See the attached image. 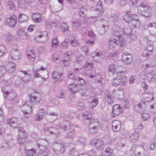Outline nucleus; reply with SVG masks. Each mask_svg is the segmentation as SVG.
Here are the masks:
<instances>
[{"label":"nucleus","mask_w":156,"mask_h":156,"mask_svg":"<svg viewBox=\"0 0 156 156\" xmlns=\"http://www.w3.org/2000/svg\"><path fill=\"white\" fill-rule=\"evenodd\" d=\"M84 121L86 124L89 125V131L92 134L96 133L98 130L97 126L99 125L98 119H91L92 115L89 112H85L83 113Z\"/></svg>","instance_id":"1"},{"label":"nucleus","mask_w":156,"mask_h":156,"mask_svg":"<svg viewBox=\"0 0 156 156\" xmlns=\"http://www.w3.org/2000/svg\"><path fill=\"white\" fill-rule=\"evenodd\" d=\"M138 13L147 18L151 16V8L146 2H142L137 7Z\"/></svg>","instance_id":"2"},{"label":"nucleus","mask_w":156,"mask_h":156,"mask_svg":"<svg viewBox=\"0 0 156 156\" xmlns=\"http://www.w3.org/2000/svg\"><path fill=\"white\" fill-rule=\"evenodd\" d=\"M112 30L113 32V34L115 36H117L119 40L120 46L125 47L126 45V43L121 35L122 33V29L118 25H115L112 28Z\"/></svg>","instance_id":"3"},{"label":"nucleus","mask_w":156,"mask_h":156,"mask_svg":"<svg viewBox=\"0 0 156 156\" xmlns=\"http://www.w3.org/2000/svg\"><path fill=\"white\" fill-rule=\"evenodd\" d=\"M140 77L143 80H148L149 82H156V71L153 70L148 73H141Z\"/></svg>","instance_id":"4"},{"label":"nucleus","mask_w":156,"mask_h":156,"mask_svg":"<svg viewBox=\"0 0 156 156\" xmlns=\"http://www.w3.org/2000/svg\"><path fill=\"white\" fill-rule=\"evenodd\" d=\"M127 79L125 76H118L113 79L112 83L114 86L119 85L124 86L127 84Z\"/></svg>","instance_id":"5"},{"label":"nucleus","mask_w":156,"mask_h":156,"mask_svg":"<svg viewBox=\"0 0 156 156\" xmlns=\"http://www.w3.org/2000/svg\"><path fill=\"white\" fill-rule=\"evenodd\" d=\"M65 146V144L60 143L55 141L52 144L51 148L55 153L58 154L64 152L66 150Z\"/></svg>","instance_id":"6"},{"label":"nucleus","mask_w":156,"mask_h":156,"mask_svg":"<svg viewBox=\"0 0 156 156\" xmlns=\"http://www.w3.org/2000/svg\"><path fill=\"white\" fill-rule=\"evenodd\" d=\"M30 103L27 101L25 104L23 105L21 107V109L23 113L24 116L26 118L30 116L32 112V107L30 105L28 104Z\"/></svg>","instance_id":"7"},{"label":"nucleus","mask_w":156,"mask_h":156,"mask_svg":"<svg viewBox=\"0 0 156 156\" xmlns=\"http://www.w3.org/2000/svg\"><path fill=\"white\" fill-rule=\"evenodd\" d=\"M143 150V148L141 146H138L136 144H133L132 145L129 152L132 156H140L141 152Z\"/></svg>","instance_id":"8"},{"label":"nucleus","mask_w":156,"mask_h":156,"mask_svg":"<svg viewBox=\"0 0 156 156\" xmlns=\"http://www.w3.org/2000/svg\"><path fill=\"white\" fill-rule=\"evenodd\" d=\"M18 141L20 144H23L26 141V133L22 127L18 129Z\"/></svg>","instance_id":"9"},{"label":"nucleus","mask_w":156,"mask_h":156,"mask_svg":"<svg viewBox=\"0 0 156 156\" xmlns=\"http://www.w3.org/2000/svg\"><path fill=\"white\" fill-rule=\"evenodd\" d=\"M122 60L126 65H130L132 63L133 59L132 56L127 52H125L122 54Z\"/></svg>","instance_id":"10"},{"label":"nucleus","mask_w":156,"mask_h":156,"mask_svg":"<svg viewBox=\"0 0 156 156\" xmlns=\"http://www.w3.org/2000/svg\"><path fill=\"white\" fill-rule=\"evenodd\" d=\"M91 55L94 60L98 62H101L104 57V53L101 52L95 51L91 53Z\"/></svg>","instance_id":"11"},{"label":"nucleus","mask_w":156,"mask_h":156,"mask_svg":"<svg viewBox=\"0 0 156 156\" xmlns=\"http://www.w3.org/2000/svg\"><path fill=\"white\" fill-rule=\"evenodd\" d=\"M101 21V29L99 30L98 32L100 35H102L105 34L108 31L109 28V24L108 21L102 19Z\"/></svg>","instance_id":"12"},{"label":"nucleus","mask_w":156,"mask_h":156,"mask_svg":"<svg viewBox=\"0 0 156 156\" xmlns=\"http://www.w3.org/2000/svg\"><path fill=\"white\" fill-rule=\"evenodd\" d=\"M17 20V17L15 15L6 19L5 23L7 25L10 27H14L16 23Z\"/></svg>","instance_id":"13"},{"label":"nucleus","mask_w":156,"mask_h":156,"mask_svg":"<svg viewBox=\"0 0 156 156\" xmlns=\"http://www.w3.org/2000/svg\"><path fill=\"white\" fill-rule=\"evenodd\" d=\"M122 112V108L120 105L118 104L114 105L112 107L111 116L112 117H116L121 113Z\"/></svg>","instance_id":"14"},{"label":"nucleus","mask_w":156,"mask_h":156,"mask_svg":"<svg viewBox=\"0 0 156 156\" xmlns=\"http://www.w3.org/2000/svg\"><path fill=\"white\" fill-rule=\"evenodd\" d=\"M38 69V73L39 74L40 77H41V79H43V82L46 81L49 76L48 71L43 66H41L40 68H39Z\"/></svg>","instance_id":"15"},{"label":"nucleus","mask_w":156,"mask_h":156,"mask_svg":"<svg viewBox=\"0 0 156 156\" xmlns=\"http://www.w3.org/2000/svg\"><path fill=\"white\" fill-rule=\"evenodd\" d=\"M93 143L96 148L102 150L104 149L105 144L104 141L101 139H95L93 140Z\"/></svg>","instance_id":"16"},{"label":"nucleus","mask_w":156,"mask_h":156,"mask_svg":"<svg viewBox=\"0 0 156 156\" xmlns=\"http://www.w3.org/2000/svg\"><path fill=\"white\" fill-rule=\"evenodd\" d=\"M46 114L48 115L46 116L47 120L49 122H52L55 121L58 118V115L56 112H47Z\"/></svg>","instance_id":"17"},{"label":"nucleus","mask_w":156,"mask_h":156,"mask_svg":"<svg viewBox=\"0 0 156 156\" xmlns=\"http://www.w3.org/2000/svg\"><path fill=\"white\" fill-rule=\"evenodd\" d=\"M37 144L38 148L42 149H47L46 148L49 146L48 142L46 139L38 140Z\"/></svg>","instance_id":"18"},{"label":"nucleus","mask_w":156,"mask_h":156,"mask_svg":"<svg viewBox=\"0 0 156 156\" xmlns=\"http://www.w3.org/2000/svg\"><path fill=\"white\" fill-rule=\"evenodd\" d=\"M118 44L120 47H124L120 46L119 40L118 39V37L116 39L111 38L109 39V48L110 49L115 48Z\"/></svg>","instance_id":"19"},{"label":"nucleus","mask_w":156,"mask_h":156,"mask_svg":"<svg viewBox=\"0 0 156 156\" xmlns=\"http://www.w3.org/2000/svg\"><path fill=\"white\" fill-rule=\"evenodd\" d=\"M5 98H8L10 100H12L16 96V94L13 90H2Z\"/></svg>","instance_id":"20"},{"label":"nucleus","mask_w":156,"mask_h":156,"mask_svg":"<svg viewBox=\"0 0 156 156\" xmlns=\"http://www.w3.org/2000/svg\"><path fill=\"white\" fill-rule=\"evenodd\" d=\"M7 122L8 124L10 125L12 127L14 128L18 127L20 125L19 121L16 118H12L8 119Z\"/></svg>","instance_id":"21"},{"label":"nucleus","mask_w":156,"mask_h":156,"mask_svg":"<svg viewBox=\"0 0 156 156\" xmlns=\"http://www.w3.org/2000/svg\"><path fill=\"white\" fill-rule=\"evenodd\" d=\"M6 37L7 41L9 43L13 46L17 45L18 41L16 36L8 34L6 35Z\"/></svg>","instance_id":"22"},{"label":"nucleus","mask_w":156,"mask_h":156,"mask_svg":"<svg viewBox=\"0 0 156 156\" xmlns=\"http://www.w3.org/2000/svg\"><path fill=\"white\" fill-rule=\"evenodd\" d=\"M10 56L11 58L14 60H19L21 57V52L17 49L12 50L11 52Z\"/></svg>","instance_id":"23"},{"label":"nucleus","mask_w":156,"mask_h":156,"mask_svg":"<svg viewBox=\"0 0 156 156\" xmlns=\"http://www.w3.org/2000/svg\"><path fill=\"white\" fill-rule=\"evenodd\" d=\"M103 9L101 2L98 1L97 3V7L95 10L97 16H101L102 15L103 13Z\"/></svg>","instance_id":"24"},{"label":"nucleus","mask_w":156,"mask_h":156,"mask_svg":"<svg viewBox=\"0 0 156 156\" xmlns=\"http://www.w3.org/2000/svg\"><path fill=\"white\" fill-rule=\"evenodd\" d=\"M72 54V51H69L64 54L62 61L63 64L66 66H68L70 64V56Z\"/></svg>","instance_id":"25"},{"label":"nucleus","mask_w":156,"mask_h":156,"mask_svg":"<svg viewBox=\"0 0 156 156\" xmlns=\"http://www.w3.org/2000/svg\"><path fill=\"white\" fill-rule=\"evenodd\" d=\"M27 59L29 61L33 62L35 60L36 55L33 49H29L27 51Z\"/></svg>","instance_id":"26"},{"label":"nucleus","mask_w":156,"mask_h":156,"mask_svg":"<svg viewBox=\"0 0 156 156\" xmlns=\"http://www.w3.org/2000/svg\"><path fill=\"white\" fill-rule=\"evenodd\" d=\"M147 105L143 102H141L137 105L135 106L134 107L135 110L139 112H142L146 110Z\"/></svg>","instance_id":"27"},{"label":"nucleus","mask_w":156,"mask_h":156,"mask_svg":"<svg viewBox=\"0 0 156 156\" xmlns=\"http://www.w3.org/2000/svg\"><path fill=\"white\" fill-rule=\"evenodd\" d=\"M20 74H23V76L22 78L23 82L27 83L31 80V76L30 74L28 73L27 72L24 71H20Z\"/></svg>","instance_id":"28"},{"label":"nucleus","mask_w":156,"mask_h":156,"mask_svg":"<svg viewBox=\"0 0 156 156\" xmlns=\"http://www.w3.org/2000/svg\"><path fill=\"white\" fill-rule=\"evenodd\" d=\"M89 77L91 79L95 78L94 82L101 83L103 80V77L99 73H97L95 75H90Z\"/></svg>","instance_id":"29"},{"label":"nucleus","mask_w":156,"mask_h":156,"mask_svg":"<svg viewBox=\"0 0 156 156\" xmlns=\"http://www.w3.org/2000/svg\"><path fill=\"white\" fill-rule=\"evenodd\" d=\"M46 114V112L44 109H40L35 115V120L39 121L42 120Z\"/></svg>","instance_id":"30"},{"label":"nucleus","mask_w":156,"mask_h":156,"mask_svg":"<svg viewBox=\"0 0 156 156\" xmlns=\"http://www.w3.org/2000/svg\"><path fill=\"white\" fill-rule=\"evenodd\" d=\"M112 126L113 131L116 132L121 128V122L119 120H114L112 122Z\"/></svg>","instance_id":"31"},{"label":"nucleus","mask_w":156,"mask_h":156,"mask_svg":"<svg viewBox=\"0 0 156 156\" xmlns=\"http://www.w3.org/2000/svg\"><path fill=\"white\" fill-rule=\"evenodd\" d=\"M147 29L149 30L150 33L152 34H156V23H150L147 26Z\"/></svg>","instance_id":"32"},{"label":"nucleus","mask_w":156,"mask_h":156,"mask_svg":"<svg viewBox=\"0 0 156 156\" xmlns=\"http://www.w3.org/2000/svg\"><path fill=\"white\" fill-rule=\"evenodd\" d=\"M47 35H43L41 33L37 34L35 37V41L38 42H44L48 40Z\"/></svg>","instance_id":"33"},{"label":"nucleus","mask_w":156,"mask_h":156,"mask_svg":"<svg viewBox=\"0 0 156 156\" xmlns=\"http://www.w3.org/2000/svg\"><path fill=\"white\" fill-rule=\"evenodd\" d=\"M49 132L51 134H54L55 137H57L59 133L58 129L55 127H48L45 130V132Z\"/></svg>","instance_id":"34"},{"label":"nucleus","mask_w":156,"mask_h":156,"mask_svg":"<svg viewBox=\"0 0 156 156\" xmlns=\"http://www.w3.org/2000/svg\"><path fill=\"white\" fill-rule=\"evenodd\" d=\"M6 72L9 73H12L16 70L15 64L12 62H9L5 67Z\"/></svg>","instance_id":"35"},{"label":"nucleus","mask_w":156,"mask_h":156,"mask_svg":"<svg viewBox=\"0 0 156 156\" xmlns=\"http://www.w3.org/2000/svg\"><path fill=\"white\" fill-rule=\"evenodd\" d=\"M70 125V123L69 121H65L63 122L62 123L59 124L57 125V126L59 129L63 131L66 130L67 127Z\"/></svg>","instance_id":"36"},{"label":"nucleus","mask_w":156,"mask_h":156,"mask_svg":"<svg viewBox=\"0 0 156 156\" xmlns=\"http://www.w3.org/2000/svg\"><path fill=\"white\" fill-rule=\"evenodd\" d=\"M125 92V90L123 88H119L113 92L116 97L121 99L122 98Z\"/></svg>","instance_id":"37"},{"label":"nucleus","mask_w":156,"mask_h":156,"mask_svg":"<svg viewBox=\"0 0 156 156\" xmlns=\"http://www.w3.org/2000/svg\"><path fill=\"white\" fill-rule=\"evenodd\" d=\"M32 19L33 21L36 23H39L41 22L42 20L41 14L37 13H34L32 15Z\"/></svg>","instance_id":"38"},{"label":"nucleus","mask_w":156,"mask_h":156,"mask_svg":"<svg viewBox=\"0 0 156 156\" xmlns=\"http://www.w3.org/2000/svg\"><path fill=\"white\" fill-rule=\"evenodd\" d=\"M29 98L31 102L35 105H37L40 103V98L33 94L29 95Z\"/></svg>","instance_id":"39"},{"label":"nucleus","mask_w":156,"mask_h":156,"mask_svg":"<svg viewBox=\"0 0 156 156\" xmlns=\"http://www.w3.org/2000/svg\"><path fill=\"white\" fill-rule=\"evenodd\" d=\"M153 93L151 91L147 92L144 94L145 101L146 102H150L153 100L154 99Z\"/></svg>","instance_id":"40"},{"label":"nucleus","mask_w":156,"mask_h":156,"mask_svg":"<svg viewBox=\"0 0 156 156\" xmlns=\"http://www.w3.org/2000/svg\"><path fill=\"white\" fill-rule=\"evenodd\" d=\"M71 23L72 27L76 29H78L81 24L80 20L78 19L73 20Z\"/></svg>","instance_id":"41"},{"label":"nucleus","mask_w":156,"mask_h":156,"mask_svg":"<svg viewBox=\"0 0 156 156\" xmlns=\"http://www.w3.org/2000/svg\"><path fill=\"white\" fill-rule=\"evenodd\" d=\"M98 103V100L96 98H93L90 99L89 102V108H93L96 107Z\"/></svg>","instance_id":"42"},{"label":"nucleus","mask_w":156,"mask_h":156,"mask_svg":"<svg viewBox=\"0 0 156 156\" xmlns=\"http://www.w3.org/2000/svg\"><path fill=\"white\" fill-rule=\"evenodd\" d=\"M69 90L73 93L76 92L79 89V87L77 84L75 83H72L68 86Z\"/></svg>","instance_id":"43"},{"label":"nucleus","mask_w":156,"mask_h":156,"mask_svg":"<svg viewBox=\"0 0 156 156\" xmlns=\"http://www.w3.org/2000/svg\"><path fill=\"white\" fill-rule=\"evenodd\" d=\"M78 152L75 148H72L71 149L69 150V154L71 156H91L86 153L81 154L78 155Z\"/></svg>","instance_id":"44"},{"label":"nucleus","mask_w":156,"mask_h":156,"mask_svg":"<svg viewBox=\"0 0 156 156\" xmlns=\"http://www.w3.org/2000/svg\"><path fill=\"white\" fill-rule=\"evenodd\" d=\"M126 71V68L123 66H119L116 67V73L118 76H120L121 74H123Z\"/></svg>","instance_id":"45"},{"label":"nucleus","mask_w":156,"mask_h":156,"mask_svg":"<svg viewBox=\"0 0 156 156\" xmlns=\"http://www.w3.org/2000/svg\"><path fill=\"white\" fill-rule=\"evenodd\" d=\"M13 79L15 80V84L16 86L20 87L23 85V81L22 78L15 76H14Z\"/></svg>","instance_id":"46"},{"label":"nucleus","mask_w":156,"mask_h":156,"mask_svg":"<svg viewBox=\"0 0 156 156\" xmlns=\"http://www.w3.org/2000/svg\"><path fill=\"white\" fill-rule=\"evenodd\" d=\"M123 31L124 33L127 36L131 35L130 37L132 39H134V38L133 37L132 34H131L132 30L131 27L127 26H125L124 27Z\"/></svg>","instance_id":"47"},{"label":"nucleus","mask_w":156,"mask_h":156,"mask_svg":"<svg viewBox=\"0 0 156 156\" xmlns=\"http://www.w3.org/2000/svg\"><path fill=\"white\" fill-rule=\"evenodd\" d=\"M18 34L19 36L21 39L25 40L27 38V33L22 29H20L18 31Z\"/></svg>","instance_id":"48"},{"label":"nucleus","mask_w":156,"mask_h":156,"mask_svg":"<svg viewBox=\"0 0 156 156\" xmlns=\"http://www.w3.org/2000/svg\"><path fill=\"white\" fill-rule=\"evenodd\" d=\"M62 73L61 72H58V71H53L52 76L55 81L58 80L62 76Z\"/></svg>","instance_id":"49"},{"label":"nucleus","mask_w":156,"mask_h":156,"mask_svg":"<svg viewBox=\"0 0 156 156\" xmlns=\"http://www.w3.org/2000/svg\"><path fill=\"white\" fill-rule=\"evenodd\" d=\"M28 19L27 15L23 13H20L18 16V21L20 23L27 22Z\"/></svg>","instance_id":"50"},{"label":"nucleus","mask_w":156,"mask_h":156,"mask_svg":"<svg viewBox=\"0 0 156 156\" xmlns=\"http://www.w3.org/2000/svg\"><path fill=\"white\" fill-rule=\"evenodd\" d=\"M39 150L37 156H48L49 151L47 149L38 148Z\"/></svg>","instance_id":"51"},{"label":"nucleus","mask_w":156,"mask_h":156,"mask_svg":"<svg viewBox=\"0 0 156 156\" xmlns=\"http://www.w3.org/2000/svg\"><path fill=\"white\" fill-rule=\"evenodd\" d=\"M7 9L9 10H15V6L14 2L12 1H10L6 3L5 4Z\"/></svg>","instance_id":"52"},{"label":"nucleus","mask_w":156,"mask_h":156,"mask_svg":"<svg viewBox=\"0 0 156 156\" xmlns=\"http://www.w3.org/2000/svg\"><path fill=\"white\" fill-rule=\"evenodd\" d=\"M138 133L137 132H135L130 135L129 140L131 141L134 142L138 139Z\"/></svg>","instance_id":"53"},{"label":"nucleus","mask_w":156,"mask_h":156,"mask_svg":"<svg viewBox=\"0 0 156 156\" xmlns=\"http://www.w3.org/2000/svg\"><path fill=\"white\" fill-rule=\"evenodd\" d=\"M106 100H107L108 103L109 105H112L114 102L113 98L109 93H107L106 95Z\"/></svg>","instance_id":"54"},{"label":"nucleus","mask_w":156,"mask_h":156,"mask_svg":"<svg viewBox=\"0 0 156 156\" xmlns=\"http://www.w3.org/2000/svg\"><path fill=\"white\" fill-rule=\"evenodd\" d=\"M70 44L73 47H76L80 46V43L78 40L74 37L70 40Z\"/></svg>","instance_id":"55"},{"label":"nucleus","mask_w":156,"mask_h":156,"mask_svg":"<svg viewBox=\"0 0 156 156\" xmlns=\"http://www.w3.org/2000/svg\"><path fill=\"white\" fill-rule=\"evenodd\" d=\"M130 22L131 23L132 27L134 28H138L140 24V22L139 20H132Z\"/></svg>","instance_id":"56"},{"label":"nucleus","mask_w":156,"mask_h":156,"mask_svg":"<svg viewBox=\"0 0 156 156\" xmlns=\"http://www.w3.org/2000/svg\"><path fill=\"white\" fill-rule=\"evenodd\" d=\"M123 19L126 22H130L132 20L131 14L128 13H126L123 16Z\"/></svg>","instance_id":"57"},{"label":"nucleus","mask_w":156,"mask_h":156,"mask_svg":"<svg viewBox=\"0 0 156 156\" xmlns=\"http://www.w3.org/2000/svg\"><path fill=\"white\" fill-rule=\"evenodd\" d=\"M26 153L27 156H36V151L33 149L27 150L26 151Z\"/></svg>","instance_id":"58"},{"label":"nucleus","mask_w":156,"mask_h":156,"mask_svg":"<svg viewBox=\"0 0 156 156\" xmlns=\"http://www.w3.org/2000/svg\"><path fill=\"white\" fill-rule=\"evenodd\" d=\"M92 63L86 62L83 66L84 69L86 71H89L93 67Z\"/></svg>","instance_id":"59"},{"label":"nucleus","mask_w":156,"mask_h":156,"mask_svg":"<svg viewBox=\"0 0 156 156\" xmlns=\"http://www.w3.org/2000/svg\"><path fill=\"white\" fill-rule=\"evenodd\" d=\"M61 30L64 33L68 32V27L65 23H62L61 24Z\"/></svg>","instance_id":"60"},{"label":"nucleus","mask_w":156,"mask_h":156,"mask_svg":"<svg viewBox=\"0 0 156 156\" xmlns=\"http://www.w3.org/2000/svg\"><path fill=\"white\" fill-rule=\"evenodd\" d=\"M7 53L5 47L3 45H0V57L5 55Z\"/></svg>","instance_id":"61"},{"label":"nucleus","mask_w":156,"mask_h":156,"mask_svg":"<svg viewBox=\"0 0 156 156\" xmlns=\"http://www.w3.org/2000/svg\"><path fill=\"white\" fill-rule=\"evenodd\" d=\"M52 60L56 63H58L60 62L61 59L59 58L58 55L57 54H53L51 57Z\"/></svg>","instance_id":"62"},{"label":"nucleus","mask_w":156,"mask_h":156,"mask_svg":"<svg viewBox=\"0 0 156 156\" xmlns=\"http://www.w3.org/2000/svg\"><path fill=\"white\" fill-rule=\"evenodd\" d=\"M75 131L74 129L70 130L66 134V135L65 136V137L66 138H73L75 135Z\"/></svg>","instance_id":"63"},{"label":"nucleus","mask_w":156,"mask_h":156,"mask_svg":"<svg viewBox=\"0 0 156 156\" xmlns=\"http://www.w3.org/2000/svg\"><path fill=\"white\" fill-rule=\"evenodd\" d=\"M59 45L58 42L56 38H54L51 42V47L53 48H56Z\"/></svg>","instance_id":"64"}]
</instances>
